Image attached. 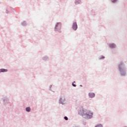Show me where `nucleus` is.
<instances>
[{
	"mask_svg": "<svg viewBox=\"0 0 127 127\" xmlns=\"http://www.w3.org/2000/svg\"><path fill=\"white\" fill-rule=\"evenodd\" d=\"M84 116H85V118L87 119H92L93 118V113L90 111L86 110Z\"/></svg>",
	"mask_w": 127,
	"mask_h": 127,
	"instance_id": "f257e3e1",
	"label": "nucleus"
},
{
	"mask_svg": "<svg viewBox=\"0 0 127 127\" xmlns=\"http://www.w3.org/2000/svg\"><path fill=\"white\" fill-rule=\"evenodd\" d=\"M86 113V110H85L83 107H81L79 108V110L78 111V115H80V116H81L82 117H83V116H85V114Z\"/></svg>",
	"mask_w": 127,
	"mask_h": 127,
	"instance_id": "f03ea898",
	"label": "nucleus"
},
{
	"mask_svg": "<svg viewBox=\"0 0 127 127\" xmlns=\"http://www.w3.org/2000/svg\"><path fill=\"white\" fill-rule=\"evenodd\" d=\"M56 29L59 30L61 29V23H58L56 26Z\"/></svg>",
	"mask_w": 127,
	"mask_h": 127,
	"instance_id": "7ed1b4c3",
	"label": "nucleus"
},
{
	"mask_svg": "<svg viewBox=\"0 0 127 127\" xmlns=\"http://www.w3.org/2000/svg\"><path fill=\"white\" fill-rule=\"evenodd\" d=\"M77 23H74L72 26V28L73 30H76L77 29Z\"/></svg>",
	"mask_w": 127,
	"mask_h": 127,
	"instance_id": "20e7f679",
	"label": "nucleus"
},
{
	"mask_svg": "<svg viewBox=\"0 0 127 127\" xmlns=\"http://www.w3.org/2000/svg\"><path fill=\"white\" fill-rule=\"evenodd\" d=\"M89 96L90 98H94V97H95V93H89Z\"/></svg>",
	"mask_w": 127,
	"mask_h": 127,
	"instance_id": "39448f33",
	"label": "nucleus"
},
{
	"mask_svg": "<svg viewBox=\"0 0 127 127\" xmlns=\"http://www.w3.org/2000/svg\"><path fill=\"white\" fill-rule=\"evenodd\" d=\"M0 72H7V69H0Z\"/></svg>",
	"mask_w": 127,
	"mask_h": 127,
	"instance_id": "423d86ee",
	"label": "nucleus"
},
{
	"mask_svg": "<svg viewBox=\"0 0 127 127\" xmlns=\"http://www.w3.org/2000/svg\"><path fill=\"white\" fill-rule=\"evenodd\" d=\"M26 112H29L30 111V107L26 108Z\"/></svg>",
	"mask_w": 127,
	"mask_h": 127,
	"instance_id": "0eeeda50",
	"label": "nucleus"
},
{
	"mask_svg": "<svg viewBox=\"0 0 127 127\" xmlns=\"http://www.w3.org/2000/svg\"><path fill=\"white\" fill-rule=\"evenodd\" d=\"M112 48H115V47H116V45H115L114 44H112Z\"/></svg>",
	"mask_w": 127,
	"mask_h": 127,
	"instance_id": "6e6552de",
	"label": "nucleus"
},
{
	"mask_svg": "<svg viewBox=\"0 0 127 127\" xmlns=\"http://www.w3.org/2000/svg\"><path fill=\"white\" fill-rule=\"evenodd\" d=\"M64 119L65 121H68V118L67 117H64Z\"/></svg>",
	"mask_w": 127,
	"mask_h": 127,
	"instance_id": "1a4fd4ad",
	"label": "nucleus"
},
{
	"mask_svg": "<svg viewBox=\"0 0 127 127\" xmlns=\"http://www.w3.org/2000/svg\"><path fill=\"white\" fill-rule=\"evenodd\" d=\"M72 86H73V87H76L75 84H74V83H72Z\"/></svg>",
	"mask_w": 127,
	"mask_h": 127,
	"instance_id": "9d476101",
	"label": "nucleus"
},
{
	"mask_svg": "<svg viewBox=\"0 0 127 127\" xmlns=\"http://www.w3.org/2000/svg\"><path fill=\"white\" fill-rule=\"evenodd\" d=\"M116 1H117V0H113V2H116Z\"/></svg>",
	"mask_w": 127,
	"mask_h": 127,
	"instance_id": "9b49d317",
	"label": "nucleus"
},
{
	"mask_svg": "<svg viewBox=\"0 0 127 127\" xmlns=\"http://www.w3.org/2000/svg\"><path fill=\"white\" fill-rule=\"evenodd\" d=\"M103 58H105V57H103Z\"/></svg>",
	"mask_w": 127,
	"mask_h": 127,
	"instance_id": "f8f14e48",
	"label": "nucleus"
}]
</instances>
